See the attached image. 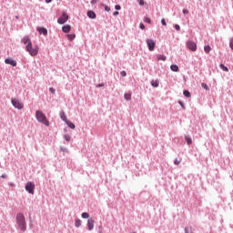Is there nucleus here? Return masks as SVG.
<instances>
[{"mask_svg": "<svg viewBox=\"0 0 233 233\" xmlns=\"http://www.w3.org/2000/svg\"><path fill=\"white\" fill-rule=\"evenodd\" d=\"M157 60L158 61H167V56H165V55H158Z\"/></svg>", "mask_w": 233, "mask_h": 233, "instance_id": "obj_19", "label": "nucleus"}, {"mask_svg": "<svg viewBox=\"0 0 233 233\" xmlns=\"http://www.w3.org/2000/svg\"><path fill=\"white\" fill-rule=\"evenodd\" d=\"M64 137H65L66 141H70V139H71L69 135H65Z\"/></svg>", "mask_w": 233, "mask_h": 233, "instance_id": "obj_29", "label": "nucleus"}, {"mask_svg": "<svg viewBox=\"0 0 233 233\" xmlns=\"http://www.w3.org/2000/svg\"><path fill=\"white\" fill-rule=\"evenodd\" d=\"M35 118L38 123H42V125H45L46 127H50V122L48 121V118H46V116L40 110H37L35 112Z\"/></svg>", "mask_w": 233, "mask_h": 233, "instance_id": "obj_2", "label": "nucleus"}, {"mask_svg": "<svg viewBox=\"0 0 233 233\" xmlns=\"http://www.w3.org/2000/svg\"><path fill=\"white\" fill-rule=\"evenodd\" d=\"M183 94H184L185 97H191L190 91H188V90H185L183 92Z\"/></svg>", "mask_w": 233, "mask_h": 233, "instance_id": "obj_23", "label": "nucleus"}, {"mask_svg": "<svg viewBox=\"0 0 233 233\" xmlns=\"http://www.w3.org/2000/svg\"><path fill=\"white\" fill-rule=\"evenodd\" d=\"M201 86H202V88H204V90H210V88L208 87V86L207 84H205V83H202V84H201Z\"/></svg>", "mask_w": 233, "mask_h": 233, "instance_id": "obj_26", "label": "nucleus"}, {"mask_svg": "<svg viewBox=\"0 0 233 233\" xmlns=\"http://www.w3.org/2000/svg\"><path fill=\"white\" fill-rule=\"evenodd\" d=\"M97 4V0H92L91 1V5H96Z\"/></svg>", "mask_w": 233, "mask_h": 233, "instance_id": "obj_40", "label": "nucleus"}, {"mask_svg": "<svg viewBox=\"0 0 233 233\" xmlns=\"http://www.w3.org/2000/svg\"><path fill=\"white\" fill-rule=\"evenodd\" d=\"M12 105L15 106V108H18V110H21L23 108V103H21L19 100L16 98L12 99Z\"/></svg>", "mask_w": 233, "mask_h": 233, "instance_id": "obj_8", "label": "nucleus"}, {"mask_svg": "<svg viewBox=\"0 0 233 233\" xmlns=\"http://www.w3.org/2000/svg\"><path fill=\"white\" fill-rule=\"evenodd\" d=\"M46 3H52V0H46Z\"/></svg>", "mask_w": 233, "mask_h": 233, "instance_id": "obj_46", "label": "nucleus"}, {"mask_svg": "<svg viewBox=\"0 0 233 233\" xmlns=\"http://www.w3.org/2000/svg\"><path fill=\"white\" fill-rule=\"evenodd\" d=\"M124 97H125L126 101H130V99H132V94H130V93H126V94L124 95Z\"/></svg>", "mask_w": 233, "mask_h": 233, "instance_id": "obj_17", "label": "nucleus"}, {"mask_svg": "<svg viewBox=\"0 0 233 233\" xmlns=\"http://www.w3.org/2000/svg\"><path fill=\"white\" fill-rule=\"evenodd\" d=\"M5 65H11V66H17V62H15V60H14L12 58H6L5 60Z\"/></svg>", "mask_w": 233, "mask_h": 233, "instance_id": "obj_9", "label": "nucleus"}, {"mask_svg": "<svg viewBox=\"0 0 233 233\" xmlns=\"http://www.w3.org/2000/svg\"><path fill=\"white\" fill-rule=\"evenodd\" d=\"M1 177H3V179H6V175H2Z\"/></svg>", "mask_w": 233, "mask_h": 233, "instance_id": "obj_45", "label": "nucleus"}, {"mask_svg": "<svg viewBox=\"0 0 233 233\" xmlns=\"http://www.w3.org/2000/svg\"><path fill=\"white\" fill-rule=\"evenodd\" d=\"M101 86H105V85H103V84H98V85L96 86V88H101Z\"/></svg>", "mask_w": 233, "mask_h": 233, "instance_id": "obj_41", "label": "nucleus"}, {"mask_svg": "<svg viewBox=\"0 0 233 233\" xmlns=\"http://www.w3.org/2000/svg\"><path fill=\"white\" fill-rule=\"evenodd\" d=\"M70 30H72V27L70 26V25H64L62 27V31L65 33V34H68V32H70Z\"/></svg>", "mask_w": 233, "mask_h": 233, "instance_id": "obj_11", "label": "nucleus"}, {"mask_svg": "<svg viewBox=\"0 0 233 233\" xmlns=\"http://www.w3.org/2000/svg\"><path fill=\"white\" fill-rule=\"evenodd\" d=\"M220 68L223 70V72H228V67L225 66L223 64L220 65Z\"/></svg>", "mask_w": 233, "mask_h": 233, "instance_id": "obj_22", "label": "nucleus"}, {"mask_svg": "<svg viewBox=\"0 0 233 233\" xmlns=\"http://www.w3.org/2000/svg\"><path fill=\"white\" fill-rule=\"evenodd\" d=\"M66 124L67 125V127H69V128H72L74 130V128H76V125H74V123L70 122V120H67L66 122Z\"/></svg>", "mask_w": 233, "mask_h": 233, "instance_id": "obj_18", "label": "nucleus"}, {"mask_svg": "<svg viewBox=\"0 0 233 233\" xmlns=\"http://www.w3.org/2000/svg\"><path fill=\"white\" fill-rule=\"evenodd\" d=\"M151 86H154V88H157V86H159V80H152Z\"/></svg>", "mask_w": 233, "mask_h": 233, "instance_id": "obj_14", "label": "nucleus"}, {"mask_svg": "<svg viewBox=\"0 0 233 233\" xmlns=\"http://www.w3.org/2000/svg\"><path fill=\"white\" fill-rule=\"evenodd\" d=\"M25 190L29 193L34 195V190H35V185L32 182H27L25 185Z\"/></svg>", "mask_w": 233, "mask_h": 233, "instance_id": "obj_5", "label": "nucleus"}, {"mask_svg": "<svg viewBox=\"0 0 233 233\" xmlns=\"http://www.w3.org/2000/svg\"><path fill=\"white\" fill-rule=\"evenodd\" d=\"M22 43L25 45V50L26 52H28L29 56H32V57H35V56L39 54V46H34L32 44L30 36H24L22 39Z\"/></svg>", "mask_w": 233, "mask_h": 233, "instance_id": "obj_1", "label": "nucleus"}, {"mask_svg": "<svg viewBox=\"0 0 233 233\" xmlns=\"http://www.w3.org/2000/svg\"><path fill=\"white\" fill-rule=\"evenodd\" d=\"M66 21H68V15H66V13L64 12L62 14V16L57 19V24L58 25H65V23H66Z\"/></svg>", "mask_w": 233, "mask_h": 233, "instance_id": "obj_6", "label": "nucleus"}, {"mask_svg": "<svg viewBox=\"0 0 233 233\" xmlns=\"http://www.w3.org/2000/svg\"><path fill=\"white\" fill-rule=\"evenodd\" d=\"M185 233H188V228H185Z\"/></svg>", "mask_w": 233, "mask_h": 233, "instance_id": "obj_47", "label": "nucleus"}, {"mask_svg": "<svg viewBox=\"0 0 233 233\" xmlns=\"http://www.w3.org/2000/svg\"><path fill=\"white\" fill-rule=\"evenodd\" d=\"M82 218L84 219H88L90 218V215H88V213H86V212H84V213H82Z\"/></svg>", "mask_w": 233, "mask_h": 233, "instance_id": "obj_24", "label": "nucleus"}, {"mask_svg": "<svg viewBox=\"0 0 233 233\" xmlns=\"http://www.w3.org/2000/svg\"><path fill=\"white\" fill-rule=\"evenodd\" d=\"M175 28H176L177 31L181 30V27L179 26V25H175Z\"/></svg>", "mask_w": 233, "mask_h": 233, "instance_id": "obj_38", "label": "nucleus"}, {"mask_svg": "<svg viewBox=\"0 0 233 233\" xmlns=\"http://www.w3.org/2000/svg\"><path fill=\"white\" fill-rule=\"evenodd\" d=\"M122 77H127V72L126 71H121L120 73Z\"/></svg>", "mask_w": 233, "mask_h": 233, "instance_id": "obj_32", "label": "nucleus"}, {"mask_svg": "<svg viewBox=\"0 0 233 233\" xmlns=\"http://www.w3.org/2000/svg\"><path fill=\"white\" fill-rule=\"evenodd\" d=\"M87 16L89 17V19H96V13L94 11H88Z\"/></svg>", "mask_w": 233, "mask_h": 233, "instance_id": "obj_13", "label": "nucleus"}, {"mask_svg": "<svg viewBox=\"0 0 233 233\" xmlns=\"http://www.w3.org/2000/svg\"><path fill=\"white\" fill-rule=\"evenodd\" d=\"M87 226H88V230L94 229V218H89L87 220Z\"/></svg>", "mask_w": 233, "mask_h": 233, "instance_id": "obj_10", "label": "nucleus"}, {"mask_svg": "<svg viewBox=\"0 0 233 233\" xmlns=\"http://www.w3.org/2000/svg\"><path fill=\"white\" fill-rule=\"evenodd\" d=\"M186 45L191 52H196L198 50V45L192 40H188Z\"/></svg>", "mask_w": 233, "mask_h": 233, "instance_id": "obj_4", "label": "nucleus"}, {"mask_svg": "<svg viewBox=\"0 0 233 233\" xmlns=\"http://www.w3.org/2000/svg\"><path fill=\"white\" fill-rule=\"evenodd\" d=\"M185 139L187 145H192V138H190L189 137H186Z\"/></svg>", "mask_w": 233, "mask_h": 233, "instance_id": "obj_25", "label": "nucleus"}, {"mask_svg": "<svg viewBox=\"0 0 233 233\" xmlns=\"http://www.w3.org/2000/svg\"><path fill=\"white\" fill-rule=\"evenodd\" d=\"M144 21H145V23H148V25H150V23H151V20H150V18L148 16H146L144 18Z\"/></svg>", "mask_w": 233, "mask_h": 233, "instance_id": "obj_27", "label": "nucleus"}, {"mask_svg": "<svg viewBox=\"0 0 233 233\" xmlns=\"http://www.w3.org/2000/svg\"><path fill=\"white\" fill-rule=\"evenodd\" d=\"M115 10H121V5H116L115 6Z\"/></svg>", "mask_w": 233, "mask_h": 233, "instance_id": "obj_37", "label": "nucleus"}, {"mask_svg": "<svg viewBox=\"0 0 233 233\" xmlns=\"http://www.w3.org/2000/svg\"><path fill=\"white\" fill-rule=\"evenodd\" d=\"M147 45L148 46V50L150 52H154V49L156 48V41H154L152 39H147Z\"/></svg>", "mask_w": 233, "mask_h": 233, "instance_id": "obj_7", "label": "nucleus"}, {"mask_svg": "<svg viewBox=\"0 0 233 233\" xmlns=\"http://www.w3.org/2000/svg\"><path fill=\"white\" fill-rule=\"evenodd\" d=\"M229 46H230L231 50H233V38H231L229 41Z\"/></svg>", "mask_w": 233, "mask_h": 233, "instance_id": "obj_31", "label": "nucleus"}, {"mask_svg": "<svg viewBox=\"0 0 233 233\" xmlns=\"http://www.w3.org/2000/svg\"><path fill=\"white\" fill-rule=\"evenodd\" d=\"M174 163L175 165H179V163H181V160H178L177 158H176Z\"/></svg>", "mask_w": 233, "mask_h": 233, "instance_id": "obj_36", "label": "nucleus"}, {"mask_svg": "<svg viewBox=\"0 0 233 233\" xmlns=\"http://www.w3.org/2000/svg\"><path fill=\"white\" fill-rule=\"evenodd\" d=\"M103 6L105 7V10L106 12H110V7L106 5H103Z\"/></svg>", "mask_w": 233, "mask_h": 233, "instance_id": "obj_30", "label": "nucleus"}, {"mask_svg": "<svg viewBox=\"0 0 233 233\" xmlns=\"http://www.w3.org/2000/svg\"><path fill=\"white\" fill-rule=\"evenodd\" d=\"M69 41H74L76 39V34L67 35Z\"/></svg>", "mask_w": 233, "mask_h": 233, "instance_id": "obj_20", "label": "nucleus"}, {"mask_svg": "<svg viewBox=\"0 0 233 233\" xmlns=\"http://www.w3.org/2000/svg\"><path fill=\"white\" fill-rule=\"evenodd\" d=\"M138 3L140 5V6H143L145 5V1L144 0H138Z\"/></svg>", "mask_w": 233, "mask_h": 233, "instance_id": "obj_35", "label": "nucleus"}, {"mask_svg": "<svg viewBox=\"0 0 233 233\" xmlns=\"http://www.w3.org/2000/svg\"><path fill=\"white\" fill-rule=\"evenodd\" d=\"M178 103L182 106V108H185V106L183 105V102L179 101Z\"/></svg>", "mask_w": 233, "mask_h": 233, "instance_id": "obj_44", "label": "nucleus"}, {"mask_svg": "<svg viewBox=\"0 0 233 233\" xmlns=\"http://www.w3.org/2000/svg\"><path fill=\"white\" fill-rule=\"evenodd\" d=\"M183 14H188V9H183Z\"/></svg>", "mask_w": 233, "mask_h": 233, "instance_id": "obj_43", "label": "nucleus"}, {"mask_svg": "<svg viewBox=\"0 0 233 233\" xmlns=\"http://www.w3.org/2000/svg\"><path fill=\"white\" fill-rule=\"evenodd\" d=\"M16 223H17L20 230H26V221L25 220V215L23 213L17 214Z\"/></svg>", "mask_w": 233, "mask_h": 233, "instance_id": "obj_3", "label": "nucleus"}, {"mask_svg": "<svg viewBox=\"0 0 233 233\" xmlns=\"http://www.w3.org/2000/svg\"><path fill=\"white\" fill-rule=\"evenodd\" d=\"M113 15H119V12H117V11H115L114 13H113Z\"/></svg>", "mask_w": 233, "mask_h": 233, "instance_id": "obj_42", "label": "nucleus"}, {"mask_svg": "<svg viewBox=\"0 0 233 233\" xmlns=\"http://www.w3.org/2000/svg\"><path fill=\"white\" fill-rule=\"evenodd\" d=\"M170 68H171L172 72H178L179 71V66H177V65H171Z\"/></svg>", "mask_w": 233, "mask_h": 233, "instance_id": "obj_15", "label": "nucleus"}, {"mask_svg": "<svg viewBox=\"0 0 233 233\" xmlns=\"http://www.w3.org/2000/svg\"><path fill=\"white\" fill-rule=\"evenodd\" d=\"M37 30L39 34H43V35H46L48 34V30H46V28L40 27Z\"/></svg>", "mask_w": 233, "mask_h": 233, "instance_id": "obj_12", "label": "nucleus"}, {"mask_svg": "<svg viewBox=\"0 0 233 233\" xmlns=\"http://www.w3.org/2000/svg\"><path fill=\"white\" fill-rule=\"evenodd\" d=\"M139 26H140L141 30H145V25L144 24L141 23Z\"/></svg>", "mask_w": 233, "mask_h": 233, "instance_id": "obj_39", "label": "nucleus"}, {"mask_svg": "<svg viewBox=\"0 0 233 233\" xmlns=\"http://www.w3.org/2000/svg\"><path fill=\"white\" fill-rule=\"evenodd\" d=\"M81 225V221L79 219L76 220V227L79 228V226Z\"/></svg>", "mask_w": 233, "mask_h": 233, "instance_id": "obj_28", "label": "nucleus"}, {"mask_svg": "<svg viewBox=\"0 0 233 233\" xmlns=\"http://www.w3.org/2000/svg\"><path fill=\"white\" fill-rule=\"evenodd\" d=\"M49 92H51V94H56V89L54 87H50Z\"/></svg>", "mask_w": 233, "mask_h": 233, "instance_id": "obj_34", "label": "nucleus"}, {"mask_svg": "<svg viewBox=\"0 0 233 233\" xmlns=\"http://www.w3.org/2000/svg\"><path fill=\"white\" fill-rule=\"evenodd\" d=\"M204 50H205L206 54H210V50H212V48L210 47V46H206L204 47Z\"/></svg>", "mask_w": 233, "mask_h": 233, "instance_id": "obj_21", "label": "nucleus"}, {"mask_svg": "<svg viewBox=\"0 0 233 233\" xmlns=\"http://www.w3.org/2000/svg\"><path fill=\"white\" fill-rule=\"evenodd\" d=\"M161 24L163 25V26H167V21L165 20V18L161 20Z\"/></svg>", "mask_w": 233, "mask_h": 233, "instance_id": "obj_33", "label": "nucleus"}, {"mask_svg": "<svg viewBox=\"0 0 233 233\" xmlns=\"http://www.w3.org/2000/svg\"><path fill=\"white\" fill-rule=\"evenodd\" d=\"M60 117H61L62 121H65V123H66L68 121V119H66V115L65 114V112L60 113Z\"/></svg>", "mask_w": 233, "mask_h": 233, "instance_id": "obj_16", "label": "nucleus"}]
</instances>
